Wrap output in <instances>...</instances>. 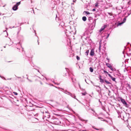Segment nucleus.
I'll return each mask as SVG.
<instances>
[{
	"mask_svg": "<svg viewBox=\"0 0 131 131\" xmlns=\"http://www.w3.org/2000/svg\"><path fill=\"white\" fill-rule=\"evenodd\" d=\"M121 101L126 106L127 105V104L125 100L122 98L121 99Z\"/></svg>",
	"mask_w": 131,
	"mask_h": 131,
	"instance_id": "1",
	"label": "nucleus"
},
{
	"mask_svg": "<svg viewBox=\"0 0 131 131\" xmlns=\"http://www.w3.org/2000/svg\"><path fill=\"white\" fill-rule=\"evenodd\" d=\"M106 65L109 68L111 69L112 70L113 69L112 67L110 64L108 63H106Z\"/></svg>",
	"mask_w": 131,
	"mask_h": 131,
	"instance_id": "2",
	"label": "nucleus"
},
{
	"mask_svg": "<svg viewBox=\"0 0 131 131\" xmlns=\"http://www.w3.org/2000/svg\"><path fill=\"white\" fill-rule=\"evenodd\" d=\"M94 53L93 49H92L91 50L90 54L91 56H93L94 55Z\"/></svg>",
	"mask_w": 131,
	"mask_h": 131,
	"instance_id": "3",
	"label": "nucleus"
},
{
	"mask_svg": "<svg viewBox=\"0 0 131 131\" xmlns=\"http://www.w3.org/2000/svg\"><path fill=\"white\" fill-rule=\"evenodd\" d=\"M106 25H105L102 27L99 30V31L100 32H101L106 27Z\"/></svg>",
	"mask_w": 131,
	"mask_h": 131,
	"instance_id": "4",
	"label": "nucleus"
},
{
	"mask_svg": "<svg viewBox=\"0 0 131 131\" xmlns=\"http://www.w3.org/2000/svg\"><path fill=\"white\" fill-rule=\"evenodd\" d=\"M18 9V7L16 5H14L13 7V9L14 10H17Z\"/></svg>",
	"mask_w": 131,
	"mask_h": 131,
	"instance_id": "5",
	"label": "nucleus"
},
{
	"mask_svg": "<svg viewBox=\"0 0 131 131\" xmlns=\"http://www.w3.org/2000/svg\"><path fill=\"white\" fill-rule=\"evenodd\" d=\"M108 76L111 78V79L114 81H115V78L113 77L110 74H108Z\"/></svg>",
	"mask_w": 131,
	"mask_h": 131,
	"instance_id": "6",
	"label": "nucleus"
},
{
	"mask_svg": "<svg viewBox=\"0 0 131 131\" xmlns=\"http://www.w3.org/2000/svg\"><path fill=\"white\" fill-rule=\"evenodd\" d=\"M83 20L84 21H85L86 20V17L84 16L82 18Z\"/></svg>",
	"mask_w": 131,
	"mask_h": 131,
	"instance_id": "7",
	"label": "nucleus"
},
{
	"mask_svg": "<svg viewBox=\"0 0 131 131\" xmlns=\"http://www.w3.org/2000/svg\"><path fill=\"white\" fill-rule=\"evenodd\" d=\"M101 76L100 75V82H104V80L103 79H102L101 78Z\"/></svg>",
	"mask_w": 131,
	"mask_h": 131,
	"instance_id": "8",
	"label": "nucleus"
},
{
	"mask_svg": "<svg viewBox=\"0 0 131 131\" xmlns=\"http://www.w3.org/2000/svg\"><path fill=\"white\" fill-rule=\"evenodd\" d=\"M124 23V22H122L121 23H118V26L121 25Z\"/></svg>",
	"mask_w": 131,
	"mask_h": 131,
	"instance_id": "9",
	"label": "nucleus"
},
{
	"mask_svg": "<svg viewBox=\"0 0 131 131\" xmlns=\"http://www.w3.org/2000/svg\"><path fill=\"white\" fill-rule=\"evenodd\" d=\"M89 52V50H87L85 52L86 54V56H88V53Z\"/></svg>",
	"mask_w": 131,
	"mask_h": 131,
	"instance_id": "10",
	"label": "nucleus"
},
{
	"mask_svg": "<svg viewBox=\"0 0 131 131\" xmlns=\"http://www.w3.org/2000/svg\"><path fill=\"white\" fill-rule=\"evenodd\" d=\"M105 82L107 84H111V83L110 82H109L108 81H107L106 80H105Z\"/></svg>",
	"mask_w": 131,
	"mask_h": 131,
	"instance_id": "11",
	"label": "nucleus"
},
{
	"mask_svg": "<svg viewBox=\"0 0 131 131\" xmlns=\"http://www.w3.org/2000/svg\"><path fill=\"white\" fill-rule=\"evenodd\" d=\"M90 71L91 72H92L93 71V69L91 67H90Z\"/></svg>",
	"mask_w": 131,
	"mask_h": 131,
	"instance_id": "12",
	"label": "nucleus"
},
{
	"mask_svg": "<svg viewBox=\"0 0 131 131\" xmlns=\"http://www.w3.org/2000/svg\"><path fill=\"white\" fill-rule=\"evenodd\" d=\"M20 2H18L15 5H16V6H17L18 7V6L20 4Z\"/></svg>",
	"mask_w": 131,
	"mask_h": 131,
	"instance_id": "13",
	"label": "nucleus"
},
{
	"mask_svg": "<svg viewBox=\"0 0 131 131\" xmlns=\"http://www.w3.org/2000/svg\"><path fill=\"white\" fill-rule=\"evenodd\" d=\"M77 59L78 60H79L80 59V58L78 56H77Z\"/></svg>",
	"mask_w": 131,
	"mask_h": 131,
	"instance_id": "14",
	"label": "nucleus"
},
{
	"mask_svg": "<svg viewBox=\"0 0 131 131\" xmlns=\"http://www.w3.org/2000/svg\"><path fill=\"white\" fill-rule=\"evenodd\" d=\"M86 94V92H84V93H82V94L83 95H85Z\"/></svg>",
	"mask_w": 131,
	"mask_h": 131,
	"instance_id": "15",
	"label": "nucleus"
},
{
	"mask_svg": "<svg viewBox=\"0 0 131 131\" xmlns=\"http://www.w3.org/2000/svg\"><path fill=\"white\" fill-rule=\"evenodd\" d=\"M13 93L15 95H18V93L17 92H14Z\"/></svg>",
	"mask_w": 131,
	"mask_h": 131,
	"instance_id": "16",
	"label": "nucleus"
},
{
	"mask_svg": "<svg viewBox=\"0 0 131 131\" xmlns=\"http://www.w3.org/2000/svg\"><path fill=\"white\" fill-rule=\"evenodd\" d=\"M126 18H124L123 20V22H124V23L125 22V21L126 20Z\"/></svg>",
	"mask_w": 131,
	"mask_h": 131,
	"instance_id": "17",
	"label": "nucleus"
},
{
	"mask_svg": "<svg viewBox=\"0 0 131 131\" xmlns=\"http://www.w3.org/2000/svg\"><path fill=\"white\" fill-rule=\"evenodd\" d=\"M85 12L87 14H90V13L88 12Z\"/></svg>",
	"mask_w": 131,
	"mask_h": 131,
	"instance_id": "18",
	"label": "nucleus"
},
{
	"mask_svg": "<svg viewBox=\"0 0 131 131\" xmlns=\"http://www.w3.org/2000/svg\"><path fill=\"white\" fill-rule=\"evenodd\" d=\"M104 72L105 73H107L108 74H109L108 73L107 71H106L105 70H104Z\"/></svg>",
	"mask_w": 131,
	"mask_h": 131,
	"instance_id": "19",
	"label": "nucleus"
},
{
	"mask_svg": "<svg viewBox=\"0 0 131 131\" xmlns=\"http://www.w3.org/2000/svg\"><path fill=\"white\" fill-rule=\"evenodd\" d=\"M108 14L111 16L112 15V13H108Z\"/></svg>",
	"mask_w": 131,
	"mask_h": 131,
	"instance_id": "20",
	"label": "nucleus"
},
{
	"mask_svg": "<svg viewBox=\"0 0 131 131\" xmlns=\"http://www.w3.org/2000/svg\"><path fill=\"white\" fill-rule=\"evenodd\" d=\"M101 45H100V47L99 48V50H101Z\"/></svg>",
	"mask_w": 131,
	"mask_h": 131,
	"instance_id": "21",
	"label": "nucleus"
},
{
	"mask_svg": "<svg viewBox=\"0 0 131 131\" xmlns=\"http://www.w3.org/2000/svg\"><path fill=\"white\" fill-rule=\"evenodd\" d=\"M98 6V5L97 4H95V6L97 7V6Z\"/></svg>",
	"mask_w": 131,
	"mask_h": 131,
	"instance_id": "22",
	"label": "nucleus"
},
{
	"mask_svg": "<svg viewBox=\"0 0 131 131\" xmlns=\"http://www.w3.org/2000/svg\"><path fill=\"white\" fill-rule=\"evenodd\" d=\"M109 34H108L107 36V37L106 38H108V37H109Z\"/></svg>",
	"mask_w": 131,
	"mask_h": 131,
	"instance_id": "23",
	"label": "nucleus"
},
{
	"mask_svg": "<svg viewBox=\"0 0 131 131\" xmlns=\"http://www.w3.org/2000/svg\"><path fill=\"white\" fill-rule=\"evenodd\" d=\"M95 9H93V10H92L93 11H95Z\"/></svg>",
	"mask_w": 131,
	"mask_h": 131,
	"instance_id": "24",
	"label": "nucleus"
},
{
	"mask_svg": "<svg viewBox=\"0 0 131 131\" xmlns=\"http://www.w3.org/2000/svg\"><path fill=\"white\" fill-rule=\"evenodd\" d=\"M66 75V73H65L64 74V75H63V76H65Z\"/></svg>",
	"mask_w": 131,
	"mask_h": 131,
	"instance_id": "25",
	"label": "nucleus"
},
{
	"mask_svg": "<svg viewBox=\"0 0 131 131\" xmlns=\"http://www.w3.org/2000/svg\"><path fill=\"white\" fill-rule=\"evenodd\" d=\"M55 114L57 115H58V114Z\"/></svg>",
	"mask_w": 131,
	"mask_h": 131,
	"instance_id": "26",
	"label": "nucleus"
},
{
	"mask_svg": "<svg viewBox=\"0 0 131 131\" xmlns=\"http://www.w3.org/2000/svg\"><path fill=\"white\" fill-rule=\"evenodd\" d=\"M17 78H20V77H18Z\"/></svg>",
	"mask_w": 131,
	"mask_h": 131,
	"instance_id": "27",
	"label": "nucleus"
},
{
	"mask_svg": "<svg viewBox=\"0 0 131 131\" xmlns=\"http://www.w3.org/2000/svg\"><path fill=\"white\" fill-rule=\"evenodd\" d=\"M1 15V13H0V15Z\"/></svg>",
	"mask_w": 131,
	"mask_h": 131,
	"instance_id": "28",
	"label": "nucleus"
},
{
	"mask_svg": "<svg viewBox=\"0 0 131 131\" xmlns=\"http://www.w3.org/2000/svg\"><path fill=\"white\" fill-rule=\"evenodd\" d=\"M99 118H100V117H99Z\"/></svg>",
	"mask_w": 131,
	"mask_h": 131,
	"instance_id": "29",
	"label": "nucleus"
}]
</instances>
